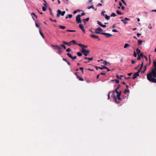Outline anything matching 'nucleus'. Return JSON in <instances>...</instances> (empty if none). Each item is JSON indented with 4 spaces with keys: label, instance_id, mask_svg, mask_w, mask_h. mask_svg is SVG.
I'll return each mask as SVG.
<instances>
[{
    "label": "nucleus",
    "instance_id": "obj_1",
    "mask_svg": "<svg viewBox=\"0 0 156 156\" xmlns=\"http://www.w3.org/2000/svg\"><path fill=\"white\" fill-rule=\"evenodd\" d=\"M153 65L154 68L153 69L151 72L148 74H151L153 75V77L154 78H156V62L154 61L153 62Z\"/></svg>",
    "mask_w": 156,
    "mask_h": 156
},
{
    "label": "nucleus",
    "instance_id": "obj_2",
    "mask_svg": "<svg viewBox=\"0 0 156 156\" xmlns=\"http://www.w3.org/2000/svg\"><path fill=\"white\" fill-rule=\"evenodd\" d=\"M153 75L151 74H148L147 75V80L150 81L152 82L153 83H156V79L153 78Z\"/></svg>",
    "mask_w": 156,
    "mask_h": 156
},
{
    "label": "nucleus",
    "instance_id": "obj_3",
    "mask_svg": "<svg viewBox=\"0 0 156 156\" xmlns=\"http://www.w3.org/2000/svg\"><path fill=\"white\" fill-rule=\"evenodd\" d=\"M81 52L85 56H87L90 53V51L85 49H82L81 51Z\"/></svg>",
    "mask_w": 156,
    "mask_h": 156
},
{
    "label": "nucleus",
    "instance_id": "obj_4",
    "mask_svg": "<svg viewBox=\"0 0 156 156\" xmlns=\"http://www.w3.org/2000/svg\"><path fill=\"white\" fill-rule=\"evenodd\" d=\"M102 29L100 27H98L95 29V33L97 34H101V33L99 31H102Z\"/></svg>",
    "mask_w": 156,
    "mask_h": 156
},
{
    "label": "nucleus",
    "instance_id": "obj_5",
    "mask_svg": "<svg viewBox=\"0 0 156 156\" xmlns=\"http://www.w3.org/2000/svg\"><path fill=\"white\" fill-rule=\"evenodd\" d=\"M80 16V15H78L76 16V23H81V20Z\"/></svg>",
    "mask_w": 156,
    "mask_h": 156
},
{
    "label": "nucleus",
    "instance_id": "obj_6",
    "mask_svg": "<svg viewBox=\"0 0 156 156\" xmlns=\"http://www.w3.org/2000/svg\"><path fill=\"white\" fill-rule=\"evenodd\" d=\"M117 98H118V100L119 101H118L117 100V98H116L115 96H114L113 97V98L115 100V102L117 103H119V101H122V99L120 98V96H118V97H117Z\"/></svg>",
    "mask_w": 156,
    "mask_h": 156
},
{
    "label": "nucleus",
    "instance_id": "obj_7",
    "mask_svg": "<svg viewBox=\"0 0 156 156\" xmlns=\"http://www.w3.org/2000/svg\"><path fill=\"white\" fill-rule=\"evenodd\" d=\"M101 34L104 35L107 38L113 36V35L108 33L102 32L101 33Z\"/></svg>",
    "mask_w": 156,
    "mask_h": 156
},
{
    "label": "nucleus",
    "instance_id": "obj_8",
    "mask_svg": "<svg viewBox=\"0 0 156 156\" xmlns=\"http://www.w3.org/2000/svg\"><path fill=\"white\" fill-rule=\"evenodd\" d=\"M67 55L70 58H71L73 60H74L76 58V56H73L69 53H68Z\"/></svg>",
    "mask_w": 156,
    "mask_h": 156
},
{
    "label": "nucleus",
    "instance_id": "obj_9",
    "mask_svg": "<svg viewBox=\"0 0 156 156\" xmlns=\"http://www.w3.org/2000/svg\"><path fill=\"white\" fill-rule=\"evenodd\" d=\"M57 13L56 16L58 18L60 17V15L62 14V12L59 9H58L57 11Z\"/></svg>",
    "mask_w": 156,
    "mask_h": 156
},
{
    "label": "nucleus",
    "instance_id": "obj_10",
    "mask_svg": "<svg viewBox=\"0 0 156 156\" xmlns=\"http://www.w3.org/2000/svg\"><path fill=\"white\" fill-rule=\"evenodd\" d=\"M130 19L127 18H125L124 19H122L121 20V21L123 22L124 23L126 24L128 23V22L126 20H129Z\"/></svg>",
    "mask_w": 156,
    "mask_h": 156
},
{
    "label": "nucleus",
    "instance_id": "obj_11",
    "mask_svg": "<svg viewBox=\"0 0 156 156\" xmlns=\"http://www.w3.org/2000/svg\"><path fill=\"white\" fill-rule=\"evenodd\" d=\"M57 48V49L58 50V53L59 55H61L62 53V51L61 50V48L59 46H56Z\"/></svg>",
    "mask_w": 156,
    "mask_h": 156
},
{
    "label": "nucleus",
    "instance_id": "obj_12",
    "mask_svg": "<svg viewBox=\"0 0 156 156\" xmlns=\"http://www.w3.org/2000/svg\"><path fill=\"white\" fill-rule=\"evenodd\" d=\"M139 76V74L138 73L136 72L135 73H134L133 75V79L134 80L136 78L137 76Z\"/></svg>",
    "mask_w": 156,
    "mask_h": 156
},
{
    "label": "nucleus",
    "instance_id": "obj_13",
    "mask_svg": "<svg viewBox=\"0 0 156 156\" xmlns=\"http://www.w3.org/2000/svg\"><path fill=\"white\" fill-rule=\"evenodd\" d=\"M79 27L83 31L84 33H85V30L83 27V26L81 24H80L79 25Z\"/></svg>",
    "mask_w": 156,
    "mask_h": 156
},
{
    "label": "nucleus",
    "instance_id": "obj_14",
    "mask_svg": "<svg viewBox=\"0 0 156 156\" xmlns=\"http://www.w3.org/2000/svg\"><path fill=\"white\" fill-rule=\"evenodd\" d=\"M78 45L79 46H80L82 49H84V48H87V45H85L83 44H78Z\"/></svg>",
    "mask_w": 156,
    "mask_h": 156
},
{
    "label": "nucleus",
    "instance_id": "obj_15",
    "mask_svg": "<svg viewBox=\"0 0 156 156\" xmlns=\"http://www.w3.org/2000/svg\"><path fill=\"white\" fill-rule=\"evenodd\" d=\"M99 69H107V71H110V70L107 67L105 66H102V67L101 68H99Z\"/></svg>",
    "mask_w": 156,
    "mask_h": 156
},
{
    "label": "nucleus",
    "instance_id": "obj_16",
    "mask_svg": "<svg viewBox=\"0 0 156 156\" xmlns=\"http://www.w3.org/2000/svg\"><path fill=\"white\" fill-rule=\"evenodd\" d=\"M90 36L92 38L98 39V40L99 41H100V39L97 36L95 35H90Z\"/></svg>",
    "mask_w": 156,
    "mask_h": 156
},
{
    "label": "nucleus",
    "instance_id": "obj_17",
    "mask_svg": "<svg viewBox=\"0 0 156 156\" xmlns=\"http://www.w3.org/2000/svg\"><path fill=\"white\" fill-rule=\"evenodd\" d=\"M138 55V57L137 58V60H140L141 59V57L142 58H143L144 55H143V54L142 53H140L139 55Z\"/></svg>",
    "mask_w": 156,
    "mask_h": 156
},
{
    "label": "nucleus",
    "instance_id": "obj_18",
    "mask_svg": "<svg viewBox=\"0 0 156 156\" xmlns=\"http://www.w3.org/2000/svg\"><path fill=\"white\" fill-rule=\"evenodd\" d=\"M143 62H142L140 67L139 68L138 71L136 73H138L139 74V73L141 71V69H142V68L143 67Z\"/></svg>",
    "mask_w": 156,
    "mask_h": 156
},
{
    "label": "nucleus",
    "instance_id": "obj_19",
    "mask_svg": "<svg viewBox=\"0 0 156 156\" xmlns=\"http://www.w3.org/2000/svg\"><path fill=\"white\" fill-rule=\"evenodd\" d=\"M31 16H32V18H33V20H34V17H33V16H34L36 18H37V16L36 15H35V14L34 13H33V12L32 13H31Z\"/></svg>",
    "mask_w": 156,
    "mask_h": 156
},
{
    "label": "nucleus",
    "instance_id": "obj_20",
    "mask_svg": "<svg viewBox=\"0 0 156 156\" xmlns=\"http://www.w3.org/2000/svg\"><path fill=\"white\" fill-rule=\"evenodd\" d=\"M89 20V18H87L86 19H83V22L85 24H86V21H88Z\"/></svg>",
    "mask_w": 156,
    "mask_h": 156
},
{
    "label": "nucleus",
    "instance_id": "obj_21",
    "mask_svg": "<svg viewBox=\"0 0 156 156\" xmlns=\"http://www.w3.org/2000/svg\"><path fill=\"white\" fill-rule=\"evenodd\" d=\"M39 32H40V33L42 37L44 39V34L41 31V29L39 30Z\"/></svg>",
    "mask_w": 156,
    "mask_h": 156
},
{
    "label": "nucleus",
    "instance_id": "obj_22",
    "mask_svg": "<svg viewBox=\"0 0 156 156\" xmlns=\"http://www.w3.org/2000/svg\"><path fill=\"white\" fill-rule=\"evenodd\" d=\"M77 78L80 81H83L84 80L83 79L79 76H77Z\"/></svg>",
    "mask_w": 156,
    "mask_h": 156
},
{
    "label": "nucleus",
    "instance_id": "obj_23",
    "mask_svg": "<svg viewBox=\"0 0 156 156\" xmlns=\"http://www.w3.org/2000/svg\"><path fill=\"white\" fill-rule=\"evenodd\" d=\"M124 76L123 75H121L120 76V77H119V76L118 75H116V77L118 79H121V77H123Z\"/></svg>",
    "mask_w": 156,
    "mask_h": 156
},
{
    "label": "nucleus",
    "instance_id": "obj_24",
    "mask_svg": "<svg viewBox=\"0 0 156 156\" xmlns=\"http://www.w3.org/2000/svg\"><path fill=\"white\" fill-rule=\"evenodd\" d=\"M105 18L107 20H109L110 18V16H108L107 14H105L104 16Z\"/></svg>",
    "mask_w": 156,
    "mask_h": 156
},
{
    "label": "nucleus",
    "instance_id": "obj_25",
    "mask_svg": "<svg viewBox=\"0 0 156 156\" xmlns=\"http://www.w3.org/2000/svg\"><path fill=\"white\" fill-rule=\"evenodd\" d=\"M116 94H117V97H119L120 96L121 94V91H120V92H117L116 93Z\"/></svg>",
    "mask_w": 156,
    "mask_h": 156
},
{
    "label": "nucleus",
    "instance_id": "obj_26",
    "mask_svg": "<svg viewBox=\"0 0 156 156\" xmlns=\"http://www.w3.org/2000/svg\"><path fill=\"white\" fill-rule=\"evenodd\" d=\"M103 64L105 65H106V66H107L108 65V64H110L108 62H107L106 61H105L103 62Z\"/></svg>",
    "mask_w": 156,
    "mask_h": 156
},
{
    "label": "nucleus",
    "instance_id": "obj_27",
    "mask_svg": "<svg viewBox=\"0 0 156 156\" xmlns=\"http://www.w3.org/2000/svg\"><path fill=\"white\" fill-rule=\"evenodd\" d=\"M136 51L138 55H139V54H140V51L138 48H137L136 49Z\"/></svg>",
    "mask_w": 156,
    "mask_h": 156
},
{
    "label": "nucleus",
    "instance_id": "obj_28",
    "mask_svg": "<svg viewBox=\"0 0 156 156\" xmlns=\"http://www.w3.org/2000/svg\"><path fill=\"white\" fill-rule=\"evenodd\" d=\"M142 43V41L140 40H138V44L139 45H141Z\"/></svg>",
    "mask_w": 156,
    "mask_h": 156
},
{
    "label": "nucleus",
    "instance_id": "obj_29",
    "mask_svg": "<svg viewBox=\"0 0 156 156\" xmlns=\"http://www.w3.org/2000/svg\"><path fill=\"white\" fill-rule=\"evenodd\" d=\"M47 6H43L42 7V10L44 11H45L47 9Z\"/></svg>",
    "mask_w": 156,
    "mask_h": 156
},
{
    "label": "nucleus",
    "instance_id": "obj_30",
    "mask_svg": "<svg viewBox=\"0 0 156 156\" xmlns=\"http://www.w3.org/2000/svg\"><path fill=\"white\" fill-rule=\"evenodd\" d=\"M71 42L72 43V44L73 43V44H76L78 45V44L76 43V41L74 40L72 41Z\"/></svg>",
    "mask_w": 156,
    "mask_h": 156
},
{
    "label": "nucleus",
    "instance_id": "obj_31",
    "mask_svg": "<svg viewBox=\"0 0 156 156\" xmlns=\"http://www.w3.org/2000/svg\"><path fill=\"white\" fill-rule=\"evenodd\" d=\"M59 27L60 29H63L66 28V27L65 26H62V25L59 26Z\"/></svg>",
    "mask_w": 156,
    "mask_h": 156
},
{
    "label": "nucleus",
    "instance_id": "obj_32",
    "mask_svg": "<svg viewBox=\"0 0 156 156\" xmlns=\"http://www.w3.org/2000/svg\"><path fill=\"white\" fill-rule=\"evenodd\" d=\"M51 46H52V47H55V48H54V49L55 50H56V49H57V48L56 47V46H59L58 45H53L52 44H51Z\"/></svg>",
    "mask_w": 156,
    "mask_h": 156
},
{
    "label": "nucleus",
    "instance_id": "obj_33",
    "mask_svg": "<svg viewBox=\"0 0 156 156\" xmlns=\"http://www.w3.org/2000/svg\"><path fill=\"white\" fill-rule=\"evenodd\" d=\"M130 46V45H129V44H125V45H124V48H126L127 47H128V46Z\"/></svg>",
    "mask_w": 156,
    "mask_h": 156
},
{
    "label": "nucleus",
    "instance_id": "obj_34",
    "mask_svg": "<svg viewBox=\"0 0 156 156\" xmlns=\"http://www.w3.org/2000/svg\"><path fill=\"white\" fill-rule=\"evenodd\" d=\"M77 54L79 56H81L82 55V54L81 53L78 52L77 53Z\"/></svg>",
    "mask_w": 156,
    "mask_h": 156
},
{
    "label": "nucleus",
    "instance_id": "obj_35",
    "mask_svg": "<svg viewBox=\"0 0 156 156\" xmlns=\"http://www.w3.org/2000/svg\"><path fill=\"white\" fill-rule=\"evenodd\" d=\"M116 16V14L115 13H112L111 15V16L115 17Z\"/></svg>",
    "mask_w": 156,
    "mask_h": 156
},
{
    "label": "nucleus",
    "instance_id": "obj_36",
    "mask_svg": "<svg viewBox=\"0 0 156 156\" xmlns=\"http://www.w3.org/2000/svg\"><path fill=\"white\" fill-rule=\"evenodd\" d=\"M116 12H117V14L119 15H122V12H120L118 10H117L116 11Z\"/></svg>",
    "mask_w": 156,
    "mask_h": 156
},
{
    "label": "nucleus",
    "instance_id": "obj_37",
    "mask_svg": "<svg viewBox=\"0 0 156 156\" xmlns=\"http://www.w3.org/2000/svg\"><path fill=\"white\" fill-rule=\"evenodd\" d=\"M44 3L43 4V5H44L45 6H47V3L46 1L45 0H44Z\"/></svg>",
    "mask_w": 156,
    "mask_h": 156
},
{
    "label": "nucleus",
    "instance_id": "obj_38",
    "mask_svg": "<svg viewBox=\"0 0 156 156\" xmlns=\"http://www.w3.org/2000/svg\"><path fill=\"white\" fill-rule=\"evenodd\" d=\"M67 31L69 32H76V30H67Z\"/></svg>",
    "mask_w": 156,
    "mask_h": 156
},
{
    "label": "nucleus",
    "instance_id": "obj_39",
    "mask_svg": "<svg viewBox=\"0 0 156 156\" xmlns=\"http://www.w3.org/2000/svg\"><path fill=\"white\" fill-rule=\"evenodd\" d=\"M35 25H36V27H37L38 28H39V30L41 29L40 28V26H39V25L37 23H35Z\"/></svg>",
    "mask_w": 156,
    "mask_h": 156
},
{
    "label": "nucleus",
    "instance_id": "obj_40",
    "mask_svg": "<svg viewBox=\"0 0 156 156\" xmlns=\"http://www.w3.org/2000/svg\"><path fill=\"white\" fill-rule=\"evenodd\" d=\"M97 23H98V25H99L100 26H101L102 24L101 23L100 21H97Z\"/></svg>",
    "mask_w": 156,
    "mask_h": 156
},
{
    "label": "nucleus",
    "instance_id": "obj_41",
    "mask_svg": "<svg viewBox=\"0 0 156 156\" xmlns=\"http://www.w3.org/2000/svg\"><path fill=\"white\" fill-rule=\"evenodd\" d=\"M91 8H92L93 9H94V7L93 6V5H91V6H89L88 7V9H90Z\"/></svg>",
    "mask_w": 156,
    "mask_h": 156
},
{
    "label": "nucleus",
    "instance_id": "obj_42",
    "mask_svg": "<svg viewBox=\"0 0 156 156\" xmlns=\"http://www.w3.org/2000/svg\"><path fill=\"white\" fill-rule=\"evenodd\" d=\"M72 43L71 42V41L69 42H67V45H69V46H70L71 45H72Z\"/></svg>",
    "mask_w": 156,
    "mask_h": 156
},
{
    "label": "nucleus",
    "instance_id": "obj_43",
    "mask_svg": "<svg viewBox=\"0 0 156 156\" xmlns=\"http://www.w3.org/2000/svg\"><path fill=\"white\" fill-rule=\"evenodd\" d=\"M79 69L81 70L82 72V73L83 74V67H80Z\"/></svg>",
    "mask_w": 156,
    "mask_h": 156
},
{
    "label": "nucleus",
    "instance_id": "obj_44",
    "mask_svg": "<svg viewBox=\"0 0 156 156\" xmlns=\"http://www.w3.org/2000/svg\"><path fill=\"white\" fill-rule=\"evenodd\" d=\"M148 27L149 29L150 30L152 29V28L151 27V24L150 23H149V26Z\"/></svg>",
    "mask_w": 156,
    "mask_h": 156
},
{
    "label": "nucleus",
    "instance_id": "obj_45",
    "mask_svg": "<svg viewBox=\"0 0 156 156\" xmlns=\"http://www.w3.org/2000/svg\"><path fill=\"white\" fill-rule=\"evenodd\" d=\"M71 51V49L70 48H67L66 50V51L68 52H69L70 51Z\"/></svg>",
    "mask_w": 156,
    "mask_h": 156
},
{
    "label": "nucleus",
    "instance_id": "obj_46",
    "mask_svg": "<svg viewBox=\"0 0 156 156\" xmlns=\"http://www.w3.org/2000/svg\"><path fill=\"white\" fill-rule=\"evenodd\" d=\"M66 12L65 11H63L62 12L61 16H63L65 13Z\"/></svg>",
    "mask_w": 156,
    "mask_h": 156
},
{
    "label": "nucleus",
    "instance_id": "obj_47",
    "mask_svg": "<svg viewBox=\"0 0 156 156\" xmlns=\"http://www.w3.org/2000/svg\"><path fill=\"white\" fill-rule=\"evenodd\" d=\"M133 56L135 57H136L137 56L136 54L135 51H134Z\"/></svg>",
    "mask_w": 156,
    "mask_h": 156
},
{
    "label": "nucleus",
    "instance_id": "obj_48",
    "mask_svg": "<svg viewBox=\"0 0 156 156\" xmlns=\"http://www.w3.org/2000/svg\"><path fill=\"white\" fill-rule=\"evenodd\" d=\"M61 46L63 47L64 49H66V46L64 44H61Z\"/></svg>",
    "mask_w": 156,
    "mask_h": 156
},
{
    "label": "nucleus",
    "instance_id": "obj_49",
    "mask_svg": "<svg viewBox=\"0 0 156 156\" xmlns=\"http://www.w3.org/2000/svg\"><path fill=\"white\" fill-rule=\"evenodd\" d=\"M118 90V89H117L116 88V89L114 91H112L113 93H115V92H116V93L117 92H118V91H117V90Z\"/></svg>",
    "mask_w": 156,
    "mask_h": 156
},
{
    "label": "nucleus",
    "instance_id": "obj_50",
    "mask_svg": "<svg viewBox=\"0 0 156 156\" xmlns=\"http://www.w3.org/2000/svg\"><path fill=\"white\" fill-rule=\"evenodd\" d=\"M146 67H147V66H144V68H145V70H143L142 72V73H144L145 72V71L146 70Z\"/></svg>",
    "mask_w": 156,
    "mask_h": 156
},
{
    "label": "nucleus",
    "instance_id": "obj_51",
    "mask_svg": "<svg viewBox=\"0 0 156 156\" xmlns=\"http://www.w3.org/2000/svg\"><path fill=\"white\" fill-rule=\"evenodd\" d=\"M73 15L72 14H69L68 15V16L70 18H71L72 17Z\"/></svg>",
    "mask_w": 156,
    "mask_h": 156
},
{
    "label": "nucleus",
    "instance_id": "obj_52",
    "mask_svg": "<svg viewBox=\"0 0 156 156\" xmlns=\"http://www.w3.org/2000/svg\"><path fill=\"white\" fill-rule=\"evenodd\" d=\"M105 11H103L102 12H101V14L103 16H105V14H104V13L105 12Z\"/></svg>",
    "mask_w": 156,
    "mask_h": 156
},
{
    "label": "nucleus",
    "instance_id": "obj_53",
    "mask_svg": "<svg viewBox=\"0 0 156 156\" xmlns=\"http://www.w3.org/2000/svg\"><path fill=\"white\" fill-rule=\"evenodd\" d=\"M126 92H129V90H125L124 91V93H126Z\"/></svg>",
    "mask_w": 156,
    "mask_h": 156
},
{
    "label": "nucleus",
    "instance_id": "obj_54",
    "mask_svg": "<svg viewBox=\"0 0 156 156\" xmlns=\"http://www.w3.org/2000/svg\"><path fill=\"white\" fill-rule=\"evenodd\" d=\"M112 31L113 32H118V31L117 30H115V29H113L112 30Z\"/></svg>",
    "mask_w": 156,
    "mask_h": 156
},
{
    "label": "nucleus",
    "instance_id": "obj_55",
    "mask_svg": "<svg viewBox=\"0 0 156 156\" xmlns=\"http://www.w3.org/2000/svg\"><path fill=\"white\" fill-rule=\"evenodd\" d=\"M50 20L52 21L55 22H57V20H53L51 18Z\"/></svg>",
    "mask_w": 156,
    "mask_h": 156
},
{
    "label": "nucleus",
    "instance_id": "obj_56",
    "mask_svg": "<svg viewBox=\"0 0 156 156\" xmlns=\"http://www.w3.org/2000/svg\"><path fill=\"white\" fill-rule=\"evenodd\" d=\"M131 62H132V63L133 64H134L136 62L134 60H132V61H131Z\"/></svg>",
    "mask_w": 156,
    "mask_h": 156
},
{
    "label": "nucleus",
    "instance_id": "obj_57",
    "mask_svg": "<svg viewBox=\"0 0 156 156\" xmlns=\"http://www.w3.org/2000/svg\"><path fill=\"white\" fill-rule=\"evenodd\" d=\"M85 13L83 12V13H81V15H80V17L84 15H85Z\"/></svg>",
    "mask_w": 156,
    "mask_h": 156
},
{
    "label": "nucleus",
    "instance_id": "obj_58",
    "mask_svg": "<svg viewBox=\"0 0 156 156\" xmlns=\"http://www.w3.org/2000/svg\"><path fill=\"white\" fill-rule=\"evenodd\" d=\"M86 69L87 70H90V71H94V69H90V68L87 69Z\"/></svg>",
    "mask_w": 156,
    "mask_h": 156
},
{
    "label": "nucleus",
    "instance_id": "obj_59",
    "mask_svg": "<svg viewBox=\"0 0 156 156\" xmlns=\"http://www.w3.org/2000/svg\"><path fill=\"white\" fill-rule=\"evenodd\" d=\"M115 82L116 83H119V80H117L115 79Z\"/></svg>",
    "mask_w": 156,
    "mask_h": 156
},
{
    "label": "nucleus",
    "instance_id": "obj_60",
    "mask_svg": "<svg viewBox=\"0 0 156 156\" xmlns=\"http://www.w3.org/2000/svg\"><path fill=\"white\" fill-rule=\"evenodd\" d=\"M143 57H144L145 58L146 60V61L147 60L148 58H147V57L146 56H145V55H144Z\"/></svg>",
    "mask_w": 156,
    "mask_h": 156
},
{
    "label": "nucleus",
    "instance_id": "obj_61",
    "mask_svg": "<svg viewBox=\"0 0 156 156\" xmlns=\"http://www.w3.org/2000/svg\"><path fill=\"white\" fill-rule=\"evenodd\" d=\"M93 58L92 57H91V58H88V60L89 61H91L93 60Z\"/></svg>",
    "mask_w": 156,
    "mask_h": 156
},
{
    "label": "nucleus",
    "instance_id": "obj_62",
    "mask_svg": "<svg viewBox=\"0 0 156 156\" xmlns=\"http://www.w3.org/2000/svg\"><path fill=\"white\" fill-rule=\"evenodd\" d=\"M121 87V85L120 84H119L116 88L118 89L120 87Z\"/></svg>",
    "mask_w": 156,
    "mask_h": 156
},
{
    "label": "nucleus",
    "instance_id": "obj_63",
    "mask_svg": "<svg viewBox=\"0 0 156 156\" xmlns=\"http://www.w3.org/2000/svg\"><path fill=\"white\" fill-rule=\"evenodd\" d=\"M62 60H63V61H65V62H67V61H68L66 59V58H62Z\"/></svg>",
    "mask_w": 156,
    "mask_h": 156
},
{
    "label": "nucleus",
    "instance_id": "obj_64",
    "mask_svg": "<svg viewBox=\"0 0 156 156\" xmlns=\"http://www.w3.org/2000/svg\"><path fill=\"white\" fill-rule=\"evenodd\" d=\"M141 35V34L139 33H137V35L138 37H139L140 35Z\"/></svg>",
    "mask_w": 156,
    "mask_h": 156
}]
</instances>
